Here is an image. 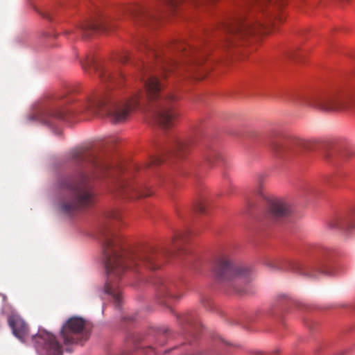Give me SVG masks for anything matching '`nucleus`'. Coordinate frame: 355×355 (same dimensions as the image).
<instances>
[{"instance_id": "13", "label": "nucleus", "mask_w": 355, "mask_h": 355, "mask_svg": "<svg viewBox=\"0 0 355 355\" xmlns=\"http://www.w3.org/2000/svg\"><path fill=\"white\" fill-rule=\"evenodd\" d=\"M153 284L158 297L164 300L179 297L176 286L173 282L157 277L155 279Z\"/></svg>"}, {"instance_id": "14", "label": "nucleus", "mask_w": 355, "mask_h": 355, "mask_svg": "<svg viewBox=\"0 0 355 355\" xmlns=\"http://www.w3.org/2000/svg\"><path fill=\"white\" fill-rule=\"evenodd\" d=\"M125 12L132 20L137 23L145 24L155 17L148 8L140 4L127 6Z\"/></svg>"}, {"instance_id": "2", "label": "nucleus", "mask_w": 355, "mask_h": 355, "mask_svg": "<svg viewBox=\"0 0 355 355\" xmlns=\"http://www.w3.org/2000/svg\"><path fill=\"white\" fill-rule=\"evenodd\" d=\"M70 157L76 164L88 166L91 171L89 175L81 171L76 176L61 177L54 184L58 209L64 214H73L93 204L94 194L89 184L90 176L98 179L110 178L112 191L129 198L146 197L152 193L146 187L138 185L126 178L119 177L120 169L114 168L108 161L98 157L88 148L73 149Z\"/></svg>"}, {"instance_id": "5", "label": "nucleus", "mask_w": 355, "mask_h": 355, "mask_svg": "<svg viewBox=\"0 0 355 355\" xmlns=\"http://www.w3.org/2000/svg\"><path fill=\"white\" fill-rule=\"evenodd\" d=\"M297 103L324 111L345 110L355 105V90H332L322 94H299Z\"/></svg>"}, {"instance_id": "29", "label": "nucleus", "mask_w": 355, "mask_h": 355, "mask_svg": "<svg viewBox=\"0 0 355 355\" xmlns=\"http://www.w3.org/2000/svg\"><path fill=\"white\" fill-rule=\"evenodd\" d=\"M202 78V76H198V77H197V78Z\"/></svg>"}, {"instance_id": "22", "label": "nucleus", "mask_w": 355, "mask_h": 355, "mask_svg": "<svg viewBox=\"0 0 355 355\" xmlns=\"http://www.w3.org/2000/svg\"><path fill=\"white\" fill-rule=\"evenodd\" d=\"M107 218L109 221L110 220L119 221L121 219V214L119 211L112 210L107 213Z\"/></svg>"}, {"instance_id": "8", "label": "nucleus", "mask_w": 355, "mask_h": 355, "mask_svg": "<svg viewBox=\"0 0 355 355\" xmlns=\"http://www.w3.org/2000/svg\"><path fill=\"white\" fill-rule=\"evenodd\" d=\"M33 340L39 355H62V345L55 336L45 330L33 336Z\"/></svg>"}, {"instance_id": "18", "label": "nucleus", "mask_w": 355, "mask_h": 355, "mask_svg": "<svg viewBox=\"0 0 355 355\" xmlns=\"http://www.w3.org/2000/svg\"><path fill=\"white\" fill-rule=\"evenodd\" d=\"M202 156L204 161L210 166H214L221 159L219 152L216 148L209 146L203 150Z\"/></svg>"}, {"instance_id": "21", "label": "nucleus", "mask_w": 355, "mask_h": 355, "mask_svg": "<svg viewBox=\"0 0 355 355\" xmlns=\"http://www.w3.org/2000/svg\"><path fill=\"white\" fill-rule=\"evenodd\" d=\"M193 209L198 213H203L205 211L204 200L197 199L193 203Z\"/></svg>"}, {"instance_id": "28", "label": "nucleus", "mask_w": 355, "mask_h": 355, "mask_svg": "<svg viewBox=\"0 0 355 355\" xmlns=\"http://www.w3.org/2000/svg\"><path fill=\"white\" fill-rule=\"evenodd\" d=\"M44 17L46 18H49V17L47 15H44Z\"/></svg>"}, {"instance_id": "4", "label": "nucleus", "mask_w": 355, "mask_h": 355, "mask_svg": "<svg viewBox=\"0 0 355 355\" xmlns=\"http://www.w3.org/2000/svg\"><path fill=\"white\" fill-rule=\"evenodd\" d=\"M284 0H250L249 6L251 10L234 16L220 24V29L224 34V43L225 45H234L237 40L244 39L249 35L254 34L265 28L266 24L261 21L259 15L269 18L270 22L273 17L270 16L273 9L279 10L284 3Z\"/></svg>"}, {"instance_id": "3", "label": "nucleus", "mask_w": 355, "mask_h": 355, "mask_svg": "<svg viewBox=\"0 0 355 355\" xmlns=\"http://www.w3.org/2000/svg\"><path fill=\"white\" fill-rule=\"evenodd\" d=\"M100 239L102 243L103 261L107 273L105 293L112 295L119 304L121 291L118 284L125 269L141 272L143 269L159 268L162 259L182 250L185 235L182 233L175 234L170 248L157 249L152 245H144L129 249L123 245L121 239L111 229L110 225L106 224L101 230Z\"/></svg>"}, {"instance_id": "10", "label": "nucleus", "mask_w": 355, "mask_h": 355, "mask_svg": "<svg viewBox=\"0 0 355 355\" xmlns=\"http://www.w3.org/2000/svg\"><path fill=\"white\" fill-rule=\"evenodd\" d=\"M270 146L276 154L282 155L290 150L297 152L301 149H306L309 147V142L302 139H293L286 142L274 140L271 141Z\"/></svg>"}, {"instance_id": "15", "label": "nucleus", "mask_w": 355, "mask_h": 355, "mask_svg": "<svg viewBox=\"0 0 355 355\" xmlns=\"http://www.w3.org/2000/svg\"><path fill=\"white\" fill-rule=\"evenodd\" d=\"M8 322L14 336L24 342L28 335V327L25 321L19 315H13L9 316Z\"/></svg>"}, {"instance_id": "19", "label": "nucleus", "mask_w": 355, "mask_h": 355, "mask_svg": "<svg viewBox=\"0 0 355 355\" xmlns=\"http://www.w3.org/2000/svg\"><path fill=\"white\" fill-rule=\"evenodd\" d=\"M288 265L291 270H293L297 273H300L308 277L315 276L312 269L305 268L302 264L297 261H289L288 262Z\"/></svg>"}, {"instance_id": "23", "label": "nucleus", "mask_w": 355, "mask_h": 355, "mask_svg": "<svg viewBox=\"0 0 355 355\" xmlns=\"http://www.w3.org/2000/svg\"><path fill=\"white\" fill-rule=\"evenodd\" d=\"M129 58H130V55H129L128 51H127L121 53L118 56V59H119V62H121V63H125L126 62H128V60H129Z\"/></svg>"}, {"instance_id": "1", "label": "nucleus", "mask_w": 355, "mask_h": 355, "mask_svg": "<svg viewBox=\"0 0 355 355\" xmlns=\"http://www.w3.org/2000/svg\"><path fill=\"white\" fill-rule=\"evenodd\" d=\"M137 48L147 53L153 61L147 64L142 63L139 67V78L144 92L123 94L120 90H114L101 96H91L83 103L80 111L89 115H106L111 123L116 124L125 121L134 110L145 106L155 123L162 128H169L178 116L177 97L163 91L164 85L155 71L166 77L174 69L190 67L194 71L204 62L207 53L182 40L162 47L141 39Z\"/></svg>"}, {"instance_id": "20", "label": "nucleus", "mask_w": 355, "mask_h": 355, "mask_svg": "<svg viewBox=\"0 0 355 355\" xmlns=\"http://www.w3.org/2000/svg\"><path fill=\"white\" fill-rule=\"evenodd\" d=\"M329 226L332 228H336L340 230H347L352 228V227L348 224L345 219L342 217H337L333 218L329 223Z\"/></svg>"}, {"instance_id": "6", "label": "nucleus", "mask_w": 355, "mask_h": 355, "mask_svg": "<svg viewBox=\"0 0 355 355\" xmlns=\"http://www.w3.org/2000/svg\"><path fill=\"white\" fill-rule=\"evenodd\" d=\"M214 271L218 281L230 282L235 291L239 294H245L246 289L240 285L248 284L253 277V272L247 266H236L227 254H220L217 257Z\"/></svg>"}, {"instance_id": "24", "label": "nucleus", "mask_w": 355, "mask_h": 355, "mask_svg": "<svg viewBox=\"0 0 355 355\" xmlns=\"http://www.w3.org/2000/svg\"><path fill=\"white\" fill-rule=\"evenodd\" d=\"M163 161V159L159 157H153L150 158V161L148 162V165L151 164H158Z\"/></svg>"}, {"instance_id": "26", "label": "nucleus", "mask_w": 355, "mask_h": 355, "mask_svg": "<svg viewBox=\"0 0 355 355\" xmlns=\"http://www.w3.org/2000/svg\"><path fill=\"white\" fill-rule=\"evenodd\" d=\"M295 53H296V49H290L288 53H287V55L289 58L291 59H293L295 58Z\"/></svg>"}, {"instance_id": "17", "label": "nucleus", "mask_w": 355, "mask_h": 355, "mask_svg": "<svg viewBox=\"0 0 355 355\" xmlns=\"http://www.w3.org/2000/svg\"><path fill=\"white\" fill-rule=\"evenodd\" d=\"M64 116V111L61 110H44L37 114V119L42 123L50 124L52 118L63 119Z\"/></svg>"}, {"instance_id": "12", "label": "nucleus", "mask_w": 355, "mask_h": 355, "mask_svg": "<svg viewBox=\"0 0 355 355\" xmlns=\"http://www.w3.org/2000/svg\"><path fill=\"white\" fill-rule=\"evenodd\" d=\"M83 68L94 67L96 70L98 76L104 83L109 82L112 84L120 85L124 80V77L121 73H111L103 68L97 67L92 58L87 56L84 62H82Z\"/></svg>"}, {"instance_id": "25", "label": "nucleus", "mask_w": 355, "mask_h": 355, "mask_svg": "<svg viewBox=\"0 0 355 355\" xmlns=\"http://www.w3.org/2000/svg\"><path fill=\"white\" fill-rule=\"evenodd\" d=\"M166 3L171 5L172 7L175 6L181 0H164Z\"/></svg>"}, {"instance_id": "7", "label": "nucleus", "mask_w": 355, "mask_h": 355, "mask_svg": "<svg viewBox=\"0 0 355 355\" xmlns=\"http://www.w3.org/2000/svg\"><path fill=\"white\" fill-rule=\"evenodd\" d=\"M60 336L65 345L82 344L89 337L86 322L79 317H71L62 325Z\"/></svg>"}, {"instance_id": "16", "label": "nucleus", "mask_w": 355, "mask_h": 355, "mask_svg": "<svg viewBox=\"0 0 355 355\" xmlns=\"http://www.w3.org/2000/svg\"><path fill=\"white\" fill-rule=\"evenodd\" d=\"M194 146V140L188 139L180 140L174 139L173 146L170 149V152L178 156H183L189 152Z\"/></svg>"}, {"instance_id": "9", "label": "nucleus", "mask_w": 355, "mask_h": 355, "mask_svg": "<svg viewBox=\"0 0 355 355\" xmlns=\"http://www.w3.org/2000/svg\"><path fill=\"white\" fill-rule=\"evenodd\" d=\"M110 21L104 16H98L92 20H87L81 23L77 28L76 31L84 37H89L92 33L99 31H107L109 29Z\"/></svg>"}, {"instance_id": "11", "label": "nucleus", "mask_w": 355, "mask_h": 355, "mask_svg": "<svg viewBox=\"0 0 355 355\" xmlns=\"http://www.w3.org/2000/svg\"><path fill=\"white\" fill-rule=\"evenodd\" d=\"M290 212V206L285 200L275 199L268 202L266 216L270 220L276 222L288 216Z\"/></svg>"}, {"instance_id": "27", "label": "nucleus", "mask_w": 355, "mask_h": 355, "mask_svg": "<svg viewBox=\"0 0 355 355\" xmlns=\"http://www.w3.org/2000/svg\"><path fill=\"white\" fill-rule=\"evenodd\" d=\"M202 303L203 304L204 306H207V305L205 304V302H204V299H202Z\"/></svg>"}]
</instances>
